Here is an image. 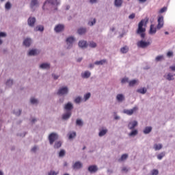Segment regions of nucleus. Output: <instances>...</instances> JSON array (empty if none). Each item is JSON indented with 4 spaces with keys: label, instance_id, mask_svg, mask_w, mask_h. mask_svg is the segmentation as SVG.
I'll return each instance as SVG.
<instances>
[{
    "label": "nucleus",
    "instance_id": "obj_1",
    "mask_svg": "<svg viewBox=\"0 0 175 175\" xmlns=\"http://www.w3.org/2000/svg\"><path fill=\"white\" fill-rule=\"evenodd\" d=\"M147 23H148V19H147L146 21L145 19H142L138 24L137 33L138 35H140L142 39H144V38L146 37V33H144L146 32V28L143 27V25H144V24H147Z\"/></svg>",
    "mask_w": 175,
    "mask_h": 175
},
{
    "label": "nucleus",
    "instance_id": "obj_2",
    "mask_svg": "<svg viewBox=\"0 0 175 175\" xmlns=\"http://www.w3.org/2000/svg\"><path fill=\"white\" fill-rule=\"evenodd\" d=\"M58 139V135L55 133H52L49 136V140L50 144H54V142Z\"/></svg>",
    "mask_w": 175,
    "mask_h": 175
},
{
    "label": "nucleus",
    "instance_id": "obj_3",
    "mask_svg": "<svg viewBox=\"0 0 175 175\" xmlns=\"http://www.w3.org/2000/svg\"><path fill=\"white\" fill-rule=\"evenodd\" d=\"M137 110H139V108L137 107H134L131 109H124L123 113H124V114H127V116H132V114H133V113H136Z\"/></svg>",
    "mask_w": 175,
    "mask_h": 175
},
{
    "label": "nucleus",
    "instance_id": "obj_4",
    "mask_svg": "<svg viewBox=\"0 0 175 175\" xmlns=\"http://www.w3.org/2000/svg\"><path fill=\"white\" fill-rule=\"evenodd\" d=\"M157 23H158V25L157 26V29H161V28H163V24H164L163 16H159Z\"/></svg>",
    "mask_w": 175,
    "mask_h": 175
},
{
    "label": "nucleus",
    "instance_id": "obj_5",
    "mask_svg": "<svg viewBox=\"0 0 175 175\" xmlns=\"http://www.w3.org/2000/svg\"><path fill=\"white\" fill-rule=\"evenodd\" d=\"M150 44H151L150 42H144L143 40L137 42L138 47H141L142 49H145V47H148Z\"/></svg>",
    "mask_w": 175,
    "mask_h": 175
},
{
    "label": "nucleus",
    "instance_id": "obj_6",
    "mask_svg": "<svg viewBox=\"0 0 175 175\" xmlns=\"http://www.w3.org/2000/svg\"><path fill=\"white\" fill-rule=\"evenodd\" d=\"M68 87H64L60 88L57 92V95H66L68 92Z\"/></svg>",
    "mask_w": 175,
    "mask_h": 175
},
{
    "label": "nucleus",
    "instance_id": "obj_7",
    "mask_svg": "<svg viewBox=\"0 0 175 175\" xmlns=\"http://www.w3.org/2000/svg\"><path fill=\"white\" fill-rule=\"evenodd\" d=\"M64 29H65V26L61 24L57 25L54 29L55 31L56 32H62Z\"/></svg>",
    "mask_w": 175,
    "mask_h": 175
},
{
    "label": "nucleus",
    "instance_id": "obj_8",
    "mask_svg": "<svg viewBox=\"0 0 175 175\" xmlns=\"http://www.w3.org/2000/svg\"><path fill=\"white\" fill-rule=\"evenodd\" d=\"M47 3H51V5L58 6V5H59V1H58V0H48L44 2V6Z\"/></svg>",
    "mask_w": 175,
    "mask_h": 175
},
{
    "label": "nucleus",
    "instance_id": "obj_9",
    "mask_svg": "<svg viewBox=\"0 0 175 175\" xmlns=\"http://www.w3.org/2000/svg\"><path fill=\"white\" fill-rule=\"evenodd\" d=\"M137 126V121L134 120L133 122H129L128 124L129 129H135Z\"/></svg>",
    "mask_w": 175,
    "mask_h": 175
},
{
    "label": "nucleus",
    "instance_id": "obj_10",
    "mask_svg": "<svg viewBox=\"0 0 175 175\" xmlns=\"http://www.w3.org/2000/svg\"><path fill=\"white\" fill-rule=\"evenodd\" d=\"M66 42L68 46V49H70V46L73 44V42H75V38L69 37L66 39Z\"/></svg>",
    "mask_w": 175,
    "mask_h": 175
},
{
    "label": "nucleus",
    "instance_id": "obj_11",
    "mask_svg": "<svg viewBox=\"0 0 175 175\" xmlns=\"http://www.w3.org/2000/svg\"><path fill=\"white\" fill-rule=\"evenodd\" d=\"M27 23L30 27H33V25H35V23H36V19L34 17H30L29 18Z\"/></svg>",
    "mask_w": 175,
    "mask_h": 175
},
{
    "label": "nucleus",
    "instance_id": "obj_12",
    "mask_svg": "<svg viewBox=\"0 0 175 175\" xmlns=\"http://www.w3.org/2000/svg\"><path fill=\"white\" fill-rule=\"evenodd\" d=\"M72 167L75 170L81 169V167H83V164L80 161H77L72 165Z\"/></svg>",
    "mask_w": 175,
    "mask_h": 175
},
{
    "label": "nucleus",
    "instance_id": "obj_13",
    "mask_svg": "<svg viewBox=\"0 0 175 175\" xmlns=\"http://www.w3.org/2000/svg\"><path fill=\"white\" fill-rule=\"evenodd\" d=\"M87 46H88L87 44V41H84V40L79 41V46L81 47V49H85Z\"/></svg>",
    "mask_w": 175,
    "mask_h": 175
},
{
    "label": "nucleus",
    "instance_id": "obj_14",
    "mask_svg": "<svg viewBox=\"0 0 175 175\" xmlns=\"http://www.w3.org/2000/svg\"><path fill=\"white\" fill-rule=\"evenodd\" d=\"M39 6V3H38V0H31L30 8L31 9H33V8Z\"/></svg>",
    "mask_w": 175,
    "mask_h": 175
},
{
    "label": "nucleus",
    "instance_id": "obj_15",
    "mask_svg": "<svg viewBox=\"0 0 175 175\" xmlns=\"http://www.w3.org/2000/svg\"><path fill=\"white\" fill-rule=\"evenodd\" d=\"M88 170L90 173H95L98 171V167H96V165H91L88 167Z\"/></svg>",
    "mask_w": 175,
    "mask_h": 175
},
{
    "label": "nucleus",
    "instance_id": "obj_16",
    "mask_svg": "<svg viewBox=\"0 0 175 175\" xmlns=\"http://www.w3.org/2000/svg\"><path fill=\"white\" fill-rule=\"evenodd\" d=\"M65 110H67L68 111H70L72 109H73V105L70 103H68L65 106H64Z\"/></svg>",
    "mask_w": 175,
    "mask_h": 175
},
{
    "label": "nucleus",
    "instance_id": "obj_17",
    "mask_svg": "<svg viewBox=\"0 0 175 175\" xmlns=\"http://www.w3.org/2000/svg\"><path fill=\"white\" fill-rule=\"evenodd\" d=\"M157 33V27H154V25H151L150 27V35H154Z\"/></svg>",
    "mask_w": 175,
    "mask_h": 175
},
{
    "label": "nucleus",
    "instance_id": "obj_18",
    "mask_svg": "<svg viewBox=\"0 0 175 175\" xmlns=\"http://www.w3.org/2000/svg\"><path fill=\"white\" fill-rule=\"evenodd\" d=\"M116 99L118 102H122V100H125V97L122 94H119L116 96Z\"/></svg>",
    "mask_w": 175,
    "mask_h": 175
},
{
    "label": "nucleus",
    "instance_id": "obj_19",
    "mask_svg": "<svg viewBox=\"0 0 175 175\" xmlns=\"http://www.w3.org/2000/svg\"><path fill=\"white\" fill-rule=\"evenodd\" d=\"M23 45L26 47H29L31 46V39L27 38L23 41Z\"/></svg>",
    "mask_w": 175,
    "mask_h": 175
},
{
    "label": "nucleus",
    "instance_id": "obj_20",
    "mask_svg": "<svg viewBox=\"0 0 175 175\" xmlns=\"http://www.w3.org/2000/svg\"><path fill=\"white\" fill-rule=\"evenodd\" d=\"M70 116H72V112L68 111L66 113L63 115L62 118L63 120H68V118H70Z\"/></svg>",
    "mask_w": 175,
    "mask_h": 175
},
{
    "label": "nucleus",
    "instance_id": "obj_21",
    "mask_svg": "<svg viewBox=\"0 0 175 175\" xmlns=\"http://www.w3.org/2000/svg\"><path fill=\"white\" fill-rule=\"evenodd\" d=\"M39 54V51L36 49H32L29 51L28 55H36Z\"/></svg>",
    "mask_w": 175,
    "mask_h": 175
},
{
    "label": "nucleus",
    "instance_id": "obj_22",
    "mask_svg": "<svg viewBox=\"0 0 175 175\" xmlns=\"http://www.w3.org/2000/svg\"><path fill=\"white\" fill-rule=\"evenodd\" d=\"M41 69H50V64L43 63L40 66Z\"/></svg>",
    "mask_w": 175,
    "mask_h": 175
},
{
    "label": "nucleus",
    "instance_id": "obj_23",
    "mask_svg": "<svg viewBox=\"0 0 175 175\" xmlns=\"http://www.w3.org/2000/svg\"><path fill=\"white\" fill-rule=\"evenodd\" d=\"M174 75H172V73H168V74L167 75V76L165 75L164 77H165V79H166L167 80H168L169 81H172V80H174Z\"/></svg>",
    "mask_w": 175,
    "mask_h": 175
},
{
    "label": "nucleus",
    "instance_id": "obj_24",
    "mask_svg": "<svg viewBox=\"0 0 175 175\" xmlns=\"http://www.w3.org/2000/svg\"><path fill=\"white\" fill-rule=\"evenodd\" d=\"M81 76L83 79H88L91 76V72L90 71H85L84 73L81 74Z\"/></svg>",
    "mask_w": 175,
    "mask_h": 175
},
{
    "label": "nucleus",
    "instance_id": "obj_25",
    "mask_svg": "<svg viewBox=\"0 0 175 175\" xmlns=\"http://www.w3.org/2000/svg\"><path fill=\"white\" fill-rule=\"evenodd\" d=\"M162 147H163L162 144H156L154 145V149L155 150V151L161 150Z\"/></svg>",
    "mask_w": 175,
    "mask_h": 175
},
{
    "label": "nucleus",
    "instance_id": "obj_26",
    "mask_svg": "<svg viewBox=\"0 0 175 175\" xmlns=\"http://www.w3.org/2000/svg\"><path fill=\"white\" fill-rule=\"evenodd\" d=\"M151 131H152V128L151 126H147L144 130V133H145V135H148V133H150Z\"/></svg>",
    "mask_w": 175,
    "mask_h": 175
},
{
    "label": "nucleus",
    "instance_id": "obj_27",
    "mask_svg": "<svg viewBox=\"0 0 175 175\" xmlns=\"http://www.w3.org/2000/svg\"><path fill=\"white\" fill-rule=\"evenodd\" d=\"M87 32V29L85 28H80L78 29V33L79 35H84Z\"/></svg>",
    "mask_w": 175,
    "mask_h": 175
},
{
    "label": "nucleus",
    "instance_id": "obj_28",
    "mask_svg": "<svg viewBox=\"0 0 175 175\" xmlns=\"http://www.w3.org/2000/svg\"><path fill=\"white\" fill-rule=\"evenodd\" d=\"M107 60L106 59H103L100 61H96L94 62L95 65H103L104 64H106Z\"/></svg>",
    "mask_w": 175,
    "mask_h": 175
},
{
    "label": "nucleus",
    "instance_id": "obj_29",
    "mask_svg": "<svg viewBox=\"0 0 175 175\" xmlns=\"http://www.w3.org/2000/svg\"><path fill=\"white\" fill-rule=\"evenodd\" d=\"M122 5V0H115V6L120 8Z\"/></svg>",
    "mask_w": 175,
    "mask_h": 175
},
{
    "label": "nucleus",
    "instance_id": "obj_30",
    "mask_svg": "<svg viewBox=\"0 0 175 175\" xmlns=\"http://www.w3.org/2000/svg\"><path fill=\"white\" fill-rule=\"evenodd\" d=\"M68 139L70 140V139L76 137V132L69 133L68 134Z\"/></svg>",
    "mask_w": 175,
    "mask_h": 175
},
{
    "label": "nucleus",
    "instance_id": "obj_31",
    "mask_svg": "<svg viewBox=\"0 0 175 175\" xmlns=\"http://www.w3.org/2000/svg\"><path fill=\"white\" fill-rule=\"evenodd\" d=\"M129 48H128V46H124L120 49V51L122 53V54H126V52L129 51Z\"/></svg>",
    "mask_w": 175,
    "mask_h": 175
},
{
    "label": "nucleus",
    "instance_id": "obj_32",
    "mask_svg": "<svg viewBox=\"0 0 175 175\" xmlns=\"http://www.w3.org/2000/svg\"><path fill=\"white\" fill-rule=\"evenodd\" d=\"M137 92H139V94H146V92H147V89H146L145 88H140L137 90Z\"/></svg>",
    "mask_w": 175,
    "mask_h": 175
},
{
    "label": "nucleus",
    "instance_id": "obj_33",
    "mask_svg": "<svg viewBox=\"0 0 175 175\" xmlns=\"http://www.w3.org/2000/svg\"><path fill=\"white\" fill-rule=\"evenodd\" d=\"M106 133H107V129L101 130L98 133V136L102 137V136H105Z\"/></svg>",
    "mask_w": 175,
    "mask_h": 175
},
{
    "label": "nucleus",
    "instance_id": "obj_34",
    "mask_svg": "<svg viewBox=\"0 0 175 175\" xmlns=\"http://www.w3.org/2000/svg\"><path fill=\"white\" fill-rule=\"evenodd\" d=\"M128 158L127 154H124L122 155L121 158L118 159L119 162H122V161H125Z\"/></svg>",
    "mask_w": 175,
    "mask_h": 175
},
{
    "label": "nucleus",
    "instance_id": "obj_35",
    "mask_svg": "<svg viewBox=\"0 0 175 175\" xmlns=\"http://www.w3.org/2000/svg\"><path fill=\"white\" fill-rule=\"evenodd\" d=\"M136 84H137V80H136V79H133L129 82L130 87H133V85H135Z\"/></svg>",
    "mask_w": 175,
    "mask_h": 175
},
{
    "label": "nucleus",
    "instance_id": "obj_36",
    "mask_svg": "<svg viewBox=\"0 0 175 175\" xmlns=\"http://www.w3.org/2000/svg\"><path fill=\"white\" fill-rule=\"evenodd\" d=\"M139 133V131L137 130H133L129 134V136H136Z\"/></svg>",
    "mask_w": 175,
    "mask_h": 175
},
{
    "label": "nucleus",
    "instance_id": "obj_37",
    "mask_svg": "<svg viewBox=\"0 0 175 175\" xmlns=\"http://www.w3.org/2000/svg\"><path fill=\"white\" fill-rule=\"evenodd\" d=\"M164 59L163 55H161L157 56L155 58V61L157 62H159V61H162V59Z\"/></svg>",
    "mask_w": 175,
    "mask_h": 175
},
{
    "label": "nucleus",
    "instance_id": "obj_38",
    "mask_svg": "<svg viewBox=\"0 0 175 175\" xmlns=\"http://www.w3.org/2000/svg\"><path fill=\"white\" fill-rule=\"evenodd\" d=\"M65 154H66V152H65V150L62 149L59 152V157L60 158H62V157H65Z\"/></svg>",
    "mask_w": 175,
    "mask_h": 175
},
{
    "label": "nucleus",
    "instance_id": "obj_39",
    "mask_svg": "<svg viewBox=\"0 0 175 175\" xmlns=\"http://www.w3.org/2000/svg\"><path fill=\"white\" fill-rule=\"evenodd\" d=\"M163 157H165V152H163L157 155V159L161 160V159H162V158H163Z\"/></svg>",
    "mask_w": 175,
    "mask_h": 175
},
{
    "label": "nucleus",
    "instance_id": "obj_40",
    "mask_svg": "<svg viewBox=\"0 0 175 175\" xmlns=\"http://www.w3.org/2000/svg\"><path fill=\"white\" fill-rule=\"evenodd\" d=\"M90 47H92V49H95L96 47V44L94 42V41H91L89 44Z\"/></svg>",
    "mask_w": 175,
    "mask_h": 175
},
{
    "label": "nucleus",
    "instance_id": "obj_41",
    "mask_svg": "<svg viewBox=\"0 0 175 175\" xmlns=\"http://www.w3.org/2000/svg\"><path fill=\"white\" fill-rule=\"evenodd\" d=\"M61 146H62V144L61 143V142H57L55 144V148H59V147H61Z\"/></svg>",
    "mask_w": 175,
    "mask_h": 175
},
{
    "label": "nucleus",
    "instance_id": "obj_42",
    "mask_svg": "<svg viewBox=\"0 0 175 175\" xmlns=\"http://www.w3.org/2000/svg\"><path fill=\"white\" fill-rule=\"evenodd\" d=\"M159 174V172L158 170H153L151 171V175H158Z\"/></svg>",
    "mask_w": 175,
    "mask_h": 175
},
{
    "label": "nucleus",
    "instance_id": "obj_43",
    "mask_svg": "<svg viewBox=\"0 0 175 175\" xmlns=\"http://www.w3.org/2000/svg\"><path fill=\"white\" fill-rule=\"evenodd\" d=\"M5 9H7V10H9V9H10V8H12V4H10V2H7L5 3Z\"/></svg>",
    "mask_w": 175,
    "mask_h": 175
},
{
    "label": "nucleus",
    "instance_id": "obj_44",
    "mask_svg": "<svg viewBox=\"0 0 175 175\" xmlns=\"http://www.w3.org/2000/svg\"><path fill=\"white\" fill-rule=\"evenodd\" d=\"M84 98H85V100H88V99L91 98V93H88L85 94Z\"/></svg>",
    "mask_w": 175,
    "mask_h": 175
},
{
    "label": "nucleus",
    "instance_id": "obj_45",
    "mask_svg": "<svg viewBox=\"0 0 175 175\" xmlns=\"http://www.w3.org/2000/svg\"><path fill=\"white\" fill-rule=\"evenodd\" d=\"M77 125H79V126H82L83 122L80 119H77L76 122Z\"/></svg>",
    "mask_w": 175,
    "mask_h": 175
},
{
    "label": "nucleus",
    "instance_id": "obj_46",
    "mask_svg": "<svg viewBox=\"0 0 175 175\" xmlns=\"http://www.w3.org/2000/svg\"><path fill=\"white\" fill-rule=\"evenodd\" d=\"M75 103H80L81 102V97L78 96L75 99Z\"/></svg>",
    "mask_w": 175,
    "mask_h": 175
},
{
    "label": "nucleus",
    "instance_id": "obj_47",
    "mask_svg": "<svg viewBox=\"0 0 175 175\" xmlns=\"http://www.w3.org/2000/svg\"><path fill=\"white\" fill-rule=\"evenodd\" d=\"M95 23H96V19H94L93 21H89L88 22V25H90V27H92V25H94V24H95Z\"/></svg>",
    "mask_w": 175,
    "mask_h": 175
},
{
    "label": "nucleus",
    "instance_id": "obj_48",
    "mask_svg": "<svg viewBox=\"0 0 175 175\" xmlns=\"http://www.w3.org/2000/svg\"><path fill=\"white\" fill-rule=\"evenodd\" d=\"M31 103L33 105H35L36 103H38V100L33 98H31L30 100Z\"/></svg>",
    "mask_w": 175,
    "mask_h": 175
},
{
    "label": "nucleus",
    "instance_id": "obj_49",
    "mask_svg": "<svg viewBox=\"0 0 175 175\" xmlns=\"http://www.w3.org/2000/svg\"><path fill=\"white\" fill-rule=\"evenodd\" d=\"M13 84V80H8L7 82H6V85H8V86H10Z\"/></svg>",
    "mask_w": 175,
    "mask_h": 175
},
{
    "label": "nucleus",
    "instance_id": "obj_50",
    "mask_svg": "<svg viewBox=\"0 0 175 175\" xmlns=\"http://www.w3.org/2000/svg\"><path fill=\"white\" fill-rule=\"evenodd\" d=\"M135 16H136V15L135 14V13H133V14H131L129 15V18L130 20H133V18H135Z\"/></svg>",
    "mask_w": 175,
    "mask_h": 175
},
{
    "label": "nucleus",
    "instance_id": "obj_51",
    "mask_svg": "<svg viewBox=\"0 0 175 175\" xmlns=\"http://www.w3.org/2000/svg\"><path fill=\"white\" fill-rule=\"evenodd\" d=\"M167 8L166 7H163V8H161L159 11V13H165V12H166L167 10Z\"/></svg>",
    "mask_w": 175,
    "mask_h": 175
},
{
    "label": "nucleus",
    "instance_id": "obj_52",
    "mask_svg": "<svg viewBox=\"0 0 175 175\" xmlns=\"http://www.w3.org/2000/svg\"><path fill=\"white\" fill-rule=\"evenodd\" d=\"M58 172H55V171H51L49 172L48 175H57Z\"/></svg>",
    "mask_w": 175,
    "mask_h": 175
},
{
    "label": "nucleus",
    "instance_id": "obj_53",
    "mask_svg": "<svg viewBox=\"0 0 175 175\" xmlns=\"http://www.w3.org/2000/svg\"><path fill=\"white\" fill-rule=\"evenodd\" d=\"M128 81H129V79L128 78H123V79H122V81H121V82H122V83H128Z\"/></svg>",
    "mask_w": 175,
    "mask_h": 175
},
{
    "label": "nucleus",
    "instance_id": "obj_54",
    "mask_svg": "<svg viewBox=\"0 0 175 175\" xmlns=\"http://www.w3.org/2000/svg\"><path fill=\"white\" fill-rule=\"evenodd\" d=\"M38 31H43L44 29V27H43V26H38L37 27Z\"/></svg>",
    "mask_w": 175,
    "mask_h": 175
},
{
    "label": "nucleus",
    "instance_id": "obj_55",
    "mask_svg": "<svg viewBox=\"0 0 175 175\" xmlns=\"http://www.w3.org/2000/svg\"><path fill=\"white\" fill-rule=\"evenodd\" d=\"M167 56H168L169 57H173V53L172 51L167 52Z\"/></svg>",
    "mask_w": 175,
    "mask_h": 175
},
{
    "label": "nucleus",
    "instance_id": "obj_56",
    "mask_svg": "<svg viewBox=\"0 0 175 175\" xmlns=\"http://www.w3.org/2000/svg\"><path fill=\"white\" fill-rule=\"evenodd\" d=\"M38 150V148L36 146H34L32 149L31 151L33 152H36V150Z\"/></svg>",
    "mask_w": 175,
    "mask_h": 175
},
{
    "label": "nucleus",
    "instance_id": "obj_57",
    "mask_svg": "<svg viewBox=\"0 0 175 175\" xmlns=\"http://www.w3.org/2000/svg\"><path fill=\"white\" fill-rule=\"evenodd\" d=\"M122 172H125L126 173L128 172V168H126V167H124L122 169Z\"/></svg>",
    "mask_w": 175,
    "mask_h": 175
},
{
    "label": "nucleus",
    "instance_id": "obj_58",
    "mask_svg": "<svg viewBox=\"0 0 175 175\" xmlns=\"http://www.w3.org/2000/svg\"><path fill=\"white\" fill-rule=\"evenodd\" d=\"M90 3H96L98 2V0H90Z\"/></svg>",
    "mask_w": 175,
    "mask_h": 175
},
{
    "label": "nucleus",
    "instance_id": "obj_59",
    "mask_svg": "<svg viewBox=\"0 0 175 175\" xmlns=\"http://www.w3.org/2000/svg\"><path fill=\"white\" fill-rule=\"evenodd\" d=\"M53 77L54 78L55 80H57L58 79V76H56L55 75L53 74L52 75Z\"/></svg>",
    "mask_w": 175,
    "mask_h": 175
},
{
    "label": "nucleus",
    "instance_id": "obj_60",
    "mask_svg": "<svg viewBox=\"0 0 175 175\" xmlns=\"http://www.w3.org/2000/svg\"><path fill=\"white\" fill-rule=\"evenodd\" d=\"M82 60H83V58H79L77 59V62H81Z\"/></svg>",
    "mask_w": 175,
    "mask_h": 175
},
{
    "label": "nucleus",
    "instance_id": "obj_61",
    "mask_svg": "<svg viewBox=\"0 0 175 175\" xmlns=\"http://www.w3.org/2000/svg\"><path fill=\"white\" fill-rule=\"evenodd\" d=\"M111 31L112 32L114 31H116V28H114V27L111 28Z\"/></svg>",
    "mask_w": 175,
    "mask_h": 175
},
{
    "label": "nucleus",
    "instance_id": "obj_62",
    "mask_svg": "<svg viewBox=\"0 0 175 175\" xmlns=\"http://www.w3.org/2000/svg\"><path fill=\"white\" fill-rule=\"evenodd\" d=\"M89 68H94V64H90Z\"/></svg>",
    "mask_w": 175,
    "mask_h": 175
},
{
    "label": "nucleus",
    "instance_id": "obj_63",
    "mask_svg": "<svg viewBox=\"0 0 175 175\" xmlns=\"http://www.w3.org/2000/svg\"><path fill=\"white\" fill-rule=\"evenodd\" d=\"M16 116H20V114H21V110H19L18 114H17V113H16Z\"/></svg>",
    "mask_w": 175,
    "mask_h": 175
},
{
    "label": "nucleus",
    "instance_id": "obj_64",
    "mask_svg": "<svg viewBox=\"0 0 175 175\" xmlns=\"http://www.w3.org/2000/svg\"><path fill=\"white\" fill-rule=\"evenodd\" d=\"M64 166H68V163L64 162Z\"/></svg>",
    "mask_w": 175,
    "mask_h": 175
}]
</instances>
